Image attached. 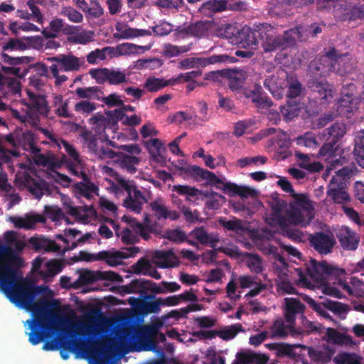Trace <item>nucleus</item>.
<instances>
[{
    "instance_id": "1",
    "label": "nucleus",
    "mask_w": 364,
    "mask_h": 364,
    "mask_svg": "<svg viewBox=\"0 0 364 364\" xmlns=\"http://www.w3.org/2000/svg\"><path fill=\"white\" fill-rule=\"evenodd\" d=\"M5 272L0 273V290L16 306L33 314L34 318L27 321L31 328L28 341L33 346L38 345L48 337L52 329L51 321L45 313L48 302L44 299L36 301L48 287L24 279L21 271L8 269Z\"/></svg>"
},
{
    "instance_id": "2",
    "label": "nucleus",
    "mask_w": 364,
    "mask_h": 364,
    "mask_svg": "<svg viewBox=\"0 0 364 364\" xmlns=\"http://www.w3.org/2000/svg\"><path fill=\"white\" fill-rule=\"evenodd\" d=\"M160 325L151 324L140 327L134 333L126 331L119 337L121 346L126 353L153 350L157 345Z\"/></svg>"
},
{
    "instance_id": "3",
    "label": "nucleus",
    "mask_w": 364,
    "mask_h": 364,
    "mask_svg": "<svg viewBox=\"0 0 364 364\" xmlns=\"http://www.w3.org/2000/svg\"><path fill=\"white\" fill-rule=\"evenodd\" d=\"M301 296L318 316L330 321L334 320L328 311L343 319L350 310V306L337 301L326 299L322 301H316L306 294H301Z\"/></svg>"
},
{
    "instance_id": "4",
    "label": "nucleus",
    "mask_w": 364,
    "mask_h": 364,
    "mask_svg": "<svg viewBox=\"0 0 364 364\" xmlns=\"http://www.w3.org/2000/svg\"><path fill=\"white\" fill-rule=\"evenodd\" d=\"M25 245V242L21 240H17L11 245L14 248L0 242V273L6 272L8 269L20 271L24 261L18 254L23 251Z\"/></svg>"
},
{
    "instance_id": "5",
    "label": "nucleus",
    "mask_w": 364,
    "mask_h": 364,
    "mask_svg": "<svg viewBox=\"0 0 364 364\" xmlns=\"http://www.w3.org/2000/svg\"><path fill=\"white\" fill-rule=\"evenodd\" d=\"M306 270L312 279L321 283L333 279V277L346 275L344 269L329 264L326 261L317 262L315 259H311L306 265Z\"/></svg>"
},
{
    "instance_id": "6",
    "label": "nucleus",
    "mask_w": 364,
    "mask_h": 364,
    "mask_svg": "<svg viewBox=\"0 0 364 364\" xmlns=\"http://www.w3.org/2000/svg\"><path fill=\"white\" fill-rule=\"evenodd\" d=\"M118 184L127 193L123 205L127 209L137 214L140 213L142 206L147 203V199L139 191L133 181H127L122 177L117 178Z\"/></svg>"
},
{
    "instance_id": "7",
    "label": "nucleus",
    "mask_w": 364,
    "mask_h": 364,
    "mask_svg": "<svg viewBox=\"0 0 364 364\" xmlns=\"http://www.w3.org/2000/svg\"><path fill=\"white\" fill-rule=\"evenodd\" d=\"M335 54L336 48H330L326 54L311 61L309 68L312 77H326L330 73L335 72Z\"/></svg>"
},
{
    "instance_id": "8",
    "label": "nucleus",
    "mask_w": 364,
    "mask_h": 364,
    "mask_svg": "<svg viewBox=\"0 0 364 364\" xmlns=\"http://www.w3.org/2000/svg\"><path fill=\"white\" fill-rule=\"evenodd\" d=\"M90 75L98 84L107 82L111 85H119L128 82L124 71L107 68L91 69Z\"/></svg>"
},
{
    "instance_id": "9",
    "label": "nucleus",
    "mask_w": 364,
    "mask_h": 364,
    "mask_svg": "<svg viewBox=\"0 0 364 364\" xmlns=\"http://www.w3.org/2000/svg\"><path fill=\"white\" fill-rule=\"evenodd\" d=\"M308 240L310 245L321 255L331 253L336 243V239L331 232L322 231L309 235Z\"/></svg>"
},
{
    "instance_id": "10",
    "label": "nucleus",
    "mask_w": 364,
    "mask_h": 364,
    "mask_svg": "<svg viewBox=\"0 0 364 364\" xmlns=\"http://www.w3.org/2000/svg\"><path fill=\"white\" fill-rule=\"evenodd\" d=\"M330 6L333 8L334 16L341 21H352L363 16V11L356 6H348L345 0H327Z\"/></svg>"
},
{
    "instance_id": "11",
    "label": "nucleus",
    "mask_w": 364,
    "mask_h": 364,
    "mask_svg": "<svg viewBox=\"0 0 364 364\" xmlns=\"http://www.w3.org/2000/svg\"><path fill=\"white\" fill-rule=\"evenodd\" d=\"M307 87L311 90L314 97L321 105L325 104L332 98V90L330 85L325 80H318L312 77L307 82Z\"/></svg>"
},
{
    "instance_id": "12",
    "label": "nucleus",
    "mask_w": 364,
    "mask_h": 364,
    "mask_svg": "<svg viewBox=\"0 0 364 364\" xmlns=\"http://www.w3.org/2000/svg\"><path fill=\"white\" fill-rule=\"evenodd\" d=\"M341 246L346 250L355 251L359 242V235L348 226H342L336 233Z\"/></svg>"
},
{
    "instance_id": "13",
    "label": "nucleus",
    "mask_w": 364,
    "mask_h": 364,
    "mask_svg": "<svg viewBox=\"0 0 364 364\" xmlns=\"http://www.w3.org/2000/svg\"><path fill=\"white\" fill-rule=\"evenodd\" d=\"M227 55H213L208 58H188L181 60L178 63V68L181 69L193 68L196 64L207 65L218 63L226 62L229 59Z\"/></svg>"
},
{
    "instance_id": "14",
    "label": "nucleus",
    "mask_w": 364,
    "mask_h": 364,
    "mask_svg": "<svg viewBox=\"0 0 364 364\" xmlns=\"http://www.w3.org/2000/svg\"><path fill=\"white\" fill-rule=\"evenodd\" d=\"M48 61L56 63L60 65V70L65 72L77 71L80 69V59L72 54H60L54 57L48 58Z\"/></svg>"
},
{
    "instance_id": "15",
    "label": "nucleus",
    "mask_w": 364,
    "mask_h": 364,
    "mask_svg": "<svg viewBox=\"0 0 364 364\" xmlns=\"http://www.w3.org/2000/svg\"><path fill=\"white\" fill-rule=\"evenodd\" d=\"M147 280L145 279H133L129 284L119 287V292L122 294H128L133 293H139L140 298L144 299H152L155 296L154 295H146Z\"/></svg>"
},
{
    "instance_id": "16",
    "label": "nucleus",
    "mask_w": 364,
    "mask_h": 364,
    "mask_svg": "<svg viewBox=\"0 0 364 364\" xmlns=\"http://www.w3.org/2000/svg\"><path fill=\"white\" fill-rule=\"evenodd\" d=\"M153 261L157 267L162 269L175 267L179 264L178 257L171 250L155 251Z\"/></svg>"
},
{
    "instance_id": "17",
    "label": "nucleus",
    "mask_w": 364,
    "mask_h": 364,
    "mask_svg": "<svg viewBox=\"0 0 364 364\" xmlns=\"http://www.w3.org/2000/svg\"><path fill=\"white\" fill-rule=\"evenodd\" d=\"M284 316L287 322L294 324L296 316L304 314L306 306L299 299L295 298H285Z\"/></svg>"
},
{
    "instance_id": "18",
    "label": "nucleus",
    "mask_w": 364,
    "mask_h": 364,
    "mask_svg": "<svg viewBox=\"0 0 364 364\" xmlns=\"http://www.w3.org/2000/svg\"><path fill=\"white\" fill-rule=\"evenodd\" d=\"M333 59L336 63H334L335 72L340 75L350 73L355 67V59L348 53L338 55V50L336 49Z\"/></svg>"
},
{
    "instance_id": "19",
    "label": "nucleus",
    "mask_w": 364,
    "mask_h": 364,
    "mask_svg": "<svg viewBox=\"0 0 364 364\" xmlns=\"http://www.w3.org/2000/svg\"><path fill=\"white\" fill-rule=\"evenodd\" d=\"M254 23L252 26L245 25L237 33L236 44L242 48H254L257 46V38L255 32Z\"/></svg>"
},
{
    "instance_id": "20",
    "label": "nucleus",
    "mask_w": 364,
    "mask_h": 364,
    "mask_svg": "<svg viewBox=\"0 0 364 364\" xmlns=\"http://www.w3.org/2000/svg\"><path fill=\"white\" fill-rule=\"evenodd\" d=\"M247 76L244 70L227 69L224 73V77L228 79L229 87L233 92L242 90Z\"/></svg>"
},
{
    "instance_id": "21",
    "label": "nucleus",
    "mask_w": 364,
    "mask_h": 364,
    "mask_svg": "<svg viewBox=\"0 0 364 364\" xmlns=\"http://www.w3.org/2000/svg\"><path fill=\"white\" fill-rule=\"evenodd\" d=\"M282 50L287 47L295 46L296 41H305V35L302 33L301 26H297L286 31L283 36H280Z\"/></svg>"
},
{
    "instance_id": "22",
    "label": "nucleus",
    "mask_w": 364,
    "mask_h": 364,
    "mask_svg": "<svg viewBox=\"0 0 364 364\" xmlns=\"http://www.w3.org/2000/svg\"><path fill=\"white\" fill-rule=\"evenodd\" d=\"M66 213L75 219L79 220L84 223L88 221L89 217L95 213V210L92 206L85 205L84 206H73L68 204L65 207Z\"/></svg>"
},
{
    "instance_id": "23",
    "label": "nucleus",
    "mask_w": 364,
    "mask_h": 364,
    "mask_svg": "<svg viewBox=\"0 0 364 364\" xmlns=\"http://www.w3.org/2000/svg\"><path fill=\"white\" fill-rule=\"evenodd\" d=\"M225 189L229 190L230 196H238L243 198H255L257 196V191L248 186H239L235 183L228 182L225 186Z\"/></svg>"
},
{
    "instance_id": "24",
    "label": "nucleus",
    "mask_w": 364,
    "mask_h": 364,
    "mask_svg": "<svg viewBox=\"0 0 364 364\" xmlns=\"http://www.w3.org/2000/svg\"><path fill=\"white\" fill-rule=\"evenodd\" d=\"M227 1L228 0H209L204 2L198 10L203 16L210 17L215 13L225 10Z\"/></svg>"
},
{
    "instance_id": "25",
    "label": "nucleus",
    "mask_w": 364,
    "mask_h": 364,
    "mask_svg": "<svg viewBox=\"0 0 364 364\" xmlns=\"http://www.w3.org/2000/svg\"><path fill=\"white\" fill-rule=\"evenodd\" d=\"M149 154L153 159L157 162H164L166 158L163 154L165 151V147L163 143L159 139H151L145 142Z\"/></svg>"
},
{
    "instance_id": "26",
    "label": "nucleus",
    "mask_w": 364,
    "mask_h": 364,
    "mask_svg": "<svg viewBox=\"0 0 364 364\" xmlns=\"http://www.w3.org/2000/svg\"><path fill=\"white\" fill-rule=\"evenodd\" d=\"M18 147H22L23 150L33 154H36L41 151V149L35 144V136L32 132L27 131L21 134L18 133Z\"/></svg>"
},
{
    "instance_id": "27",
    "label": "nucleus",
    "mask_w": 364,
    "mask_h": 364,
    "mask_svg": "<svg viewBox=\"0 0 364 364\" xmlns=\"http://www.w3.org/2000/svg\"><path fill=\"white\" fill-rule=\"evenodd\" d=\"M140 162L139 158L136 156L120 153L117 156L116 163L123 169L131 173L136 171V166Z\"/></svg>"
},
{
    "instance_id": "28",
    "label": "nucleus",
    "mask_w": 364,
    "mask_h": 364,
    "mask_svg": "<svg viewBox=\"0 0 364 364\" xmlns=\"http://www.w3.org/2000/svg\"><path fill=\"white\" fill-rule=\"evenodd\" d=\"M174 82L171 78L166 80L150 76L146 79L144 88L148 92H156L166 87L174 85Z\"/></svg>"
},
{
    "instance_id": "29",
    "label": "nucleus",
    "mask_w": 364,
    "mask_h": 364,
    "mask_svg": "<svg viewBox=\"0 0 364 364\" xmlns=\"http://www.w3.org/2000/svg\"><path fill=\"white\" fill-rule=\"evenodd\" d=\"M25 186L28 191L37 199L41 198L43 195V191L46 189L47 184L44 180H36L27 176L25 178Z\"/></svg>"
},
{
    "instance_id": "30",
    "label": "nucleus",
    "mask_w": 364,
    "mask_h": 364,
    "mask_svg": "<svg viewBox=\"0 0 364 364\" xmlns=\"http://www.w3.org/2000/svg\"><path fill=\"white\" fill-rule=\"evenodd\" d=\"M310 215L311 216L308 220H305L299 209L291 208V210L288 211L285 216V225L292 226L301 225V227H306L309 224V222L313 218L312 215Z\"/></svg>"
},
{
    "instance_id": "31",
    "label": "nucleus",
    "mask_w": 364,
    "mask_h": 364,
    "mask_svg": "<svg viewBox=\"0 0 364 364\" xmlns=\"http://www.w3.org/2000/svg\"><path fill=\"white\" fill-rule=\"evenodd\" d=\"M293 326L294 324H285L282 320L275 321L272 328V337L284 338L287 336L289 332L291 336L299 334V332L294 329Z\"/></svg>"
},
{
    "instance_id": "32",
    "label": "nucleus",
    "mask_w": 364,
    "mask_h": 364,
    "mask_svg": "<svg viewBox=\"0 0 364 364\" xmlns=\"http://www.w3.org/2000/svg\"><path fill=\"white\" fill-rule=\"evenodd\" d=\"M346 133V126L344 123L335 122L330 127L325 129L323 135L329 140L338 144Z\"/></svg>"
},
{
    "instance_id": "33",
    "label": "nucleus",
    "mask_w": 364,
    "mask_h": 364,
    "mask_svg": "<svg viewBox=\"0 0 364 364\" xmlns=\"http://www.w3.org/2000/svg\"><path fill=\"white\" fill-rule=\"evenodd\" d=\"M200 244L214 247L219 240L213 234H208L203 226L196 228L191 232Z\"/></svg>"
},
{
    "instance_id": "34",
    "label": "nucleus",
    "mask_w": 364,
    "mask_h": 364,
    "mask_svg": "<svg viewBox=\"0 0 364 364\" xmlns=\"http://www.w3.org/2000/svg\"><path fill=\"white\" fill-rule=\"evenodd\" d=\"M27 94L29 97L28 107L36 110L41 114L47 115L49 112V108L45 97L30 91H27Z\"/></svg>"
},
{
    "instance_id": "35",
    "label": "nucleus",
    "mask_w": 364,
    "mask_h": 364,
    "mask_svg": "<svg viewBox=\"0 0 364 364\" xmlns=\"http://www.w3.org/2000/svg\"><path fill=\"white\" fill-rule=\"evenodd\" d=\"M236 358L242 364H267L269 358L265 355L259 354L255 352H240Z\"/></svg>"
},
{
    "instance_id": "36",
    "label": "nucleus",
    "mask_w": 364,
    "mask_h": 364,
    "mask_svg": "<svg viewBox=\"0 0 364 364\" xmlns=\"http://www.w3.org/2000/svg\"><path fill=\"white\" fill-rule=\"evenodd\" d=\"M123 258H127V256L120 252L103 250L96 254L95 260H105L108 265L116 267L122 263L120 259Z\"/></svg>"
},
{
    "instance_id": "37",
    "label": "nucleus",
    "mask_w": 364,
    "mask_h": 364,
    "mask_svg": "<svg viewBox=\"0 0 364 364\" xmlns=\"http://www.w3.org/2000/svg\"><path fill=\"white\" fill-rule=\"evenodd\" d=\"M281 233L283 236L290 239L296 242H303L306 240L305 234L295 226L280 225L279 226Z\"/></svg>"
},
{
    "instance_id": "38",
    "label": "nucleus",
    "mask_w": 364,
    "mask_h": 364,
    "mask_svg": "<svg viewBox=\"0 0 364 364\" xmlns=\"http://www.w3.org/2000/svg\"><path fill=\"white\" fill-rule=\"evenodd\" d=\"M287 80L288 90L287 92V100H296L299 97L303 90V87L300 81L293 75H286Z\"/></svg>"
},
{
    "instance_id": "39",
    "label": "nucleus",
    "mask_w": 364,
    "mask_h": 364,
    "mask_svg": "<svg viewBox=\"0 0 364 364\" xmlns=\"http://www.w3.org/2000/svg\"><path fill=\"white\" fill-rule=\"evenodd\" d=\"M69 100H63L61 95L55 96L53 107H55V113L58 117L72 118L73 114L68 109Z\"/></svg>"
},
{
    "instance_id": "40",
    "label": "nucleus",
    "mask_w": 364,
    "mask_h": 364,
    "mask_svg": "<svg viewBox=\"0 0 364 364\" xmlns=\"http://www.w3.org/2000/svg\"><path fill=\"white\" fill-rule=\"evenodd\" d=\"M264 86L273 96L279 97L283 91V82L278 75L273 74L264 81Z\"/></svg>"
},
{
    "instance_id": "41",
    "label": "nucleus",
    "mask_w": 364,
    "mask_h": 364,
    "mask_svg": "<svg viewBox=\"0 0 364 364\" xmlns=\"http://www.w3.org/2000/svg\"><path fill=\"white\" fill-rule=\"evenodd\" d=\"M326 336L328 340L333 344L337 345H350L353 343V338L345 333H340L333 328H327Z\"/></svg>"
},
{
    "instance_id": "42",
    "label": "nucleus",
    "mask_w": 364,
    "mask_h": 364,
    "mask_svg": "<svg viewBox=\"0 0 364 364\" xmlns=\"http://www.w3.org/2000/svg\"><path fill=\"white\" fill-rule=\"evenodd\" d=\"M353 153L358 164L364 168V129L355 137Z\"/></svg>"
},
{
    "instance_id": "43",
    "label": "nucleus",
    "mask_w": 364,
    "mask_h": 364,
    "mask_svg": "<svg viewBox=\"0 0 364 364\" xmlns=\"http://www.w3.org/2000/svg\"><path fill=\"white\" fill-rule=\"evenodd\" d=\"M338 104V110L343 114L353 113L358 109V100L353 97V95L347 94L342 96Z\"/></svg>"
},
{
    "instance_id": "44",
    "label": "nucleus",
    "mask_w": 364,
    "mask_h": 364,
    "mask_svg": "<svg viewBox=\"0 0 364 364\" xmlns=\"http://www.w3.org/2000/svg\"><path fill=\"white\" fill-rule=\"evenodd\" d=\"M64 21L61 18H54L49 23V26L42 30L41 33L46 38H55L63 31Z\"/></svg>"
},
{
    "instance_id": "45",
    "label": "nucleus",
    "mask_w": 364,
    "mask_h": 364,
    "mask_svg": "<svg viewBox=\"0 0 364 364\" xmlns=\"http://www.w3.org/2000/svg\"><path fill=\"white\" fill-rule=\"evenodd\" d=\"M308 354L312 360L321 364L328 363L333 354V351L329 348L324 350H315L308 348Z\"/></svg>"
},
{
    "instance_id": "46",
    "label": "nucleus",
    "mask_w": 364,
    "mask_h": 364,
    "mask_svg": "<svg viewBox=\"0 0 364 364\" xmlns=\"http://www.w3.org/2000/svg\"><path fill=\"white\" fill-rule=\"evenodd\" d=\"M300 111V103L296 100H287V104L281 107L280 112L287 121L297 117Z\"/></svg>"
},
{
    "instance_id": "47",
    "label": "nucleus",
    "mask_w": 364,
    "mask_h": 364,
    "mask_svg": "<svg viewBox=\"0 0 364 364\" xmlns=\"http://www.w3.org/2000/svg\"><path fill=\"white\" fill-rule=\"evenodd\" d=\"M363 358L355 353L341 352L334 357L333 362L336 364H362Z\"/></svg>"
},
{
    "instance_id": "48",
    "label": "nucleus",
    "mask_w": 364,
    "mask_h": 364,
    "mask_svg": "<svg viewBox=\"0 0 364 364\" xmlns=\"http://www.w3.org/2000/svg\"><path fill=\"white\" fill-rule=\"evenodd\" d=\"M244 331L241 323H235L229 326L215 331L216 336L224 341H229L234 338L239 332Z\"/></svg>"
},
{
    "instance_id": "49",
    "label": "nucleus",
    "mask_w": 364,
    "mask_h": 364,
    "mask_svg": "<svg viewBox=\"0 0 364 364\" xmlns=\"http://www.w3.org/2000/svg\"><path fill=\"white\" fill-rule=\"evenodd\" d=\"M76 95L82 99L100 100V95H104L103 92L97 86L88 87H77L75 90Z\"/></svg>"
},
{
    "instance_id": "50",
    "label": "nucleus",
    "mask_w": 364,
    "mask_h": 364,
    "mask_svg": "<svg viewBox=\"0 0 364 364\" xmlns=\"http://www.w3.org/2000/svg\"><path fill=\"white\" fill-rule=\"evenodd\" d=\"M275 28L271 35H268L264 41H262V46L265 53L273 52L278 49H282V41L280 36L275 35Z\"/></svg>"
},
{
    "instance_id": "51",
    "label": "nucleus",
    "mask_w": 364,
    "mask_h": 364,
    "mask_svg": "<svg viewBox=\"0 0 364 364\" xmlns=\"http://www.w3.org/2000/svg\"><path fill=\"white\" fill-rule=\"evenodd\" d=\"M122 220L127 223H128L130 227H132L136 234L141 235V237L145 240H148L150 237L149 235V230L147 227L143 226V224L139 222L136 218H133L128 215H124L122 217Z\"/></svg>"
},
{
    "instance_id": "52",
    "label": "nucleus",
    "mask_w": 364,
    "mask_h": 364,
    "mask_svg": "<svg viewBox=\"0 0 364 364\" xmlns=\"http://www.w3.org/2000/svg\"><path fill=\"white\" fill-rule=\"evenodd\" d=\"M271 209L272 213L269 217V220L272 221L270 223L278 226L284 225L285 223V216L282 215L283 205L278 201L273 202L271 204Z\"/></svg>"
},
{
    "instance_id": "53",
    "label": "nucleus",
    "mask_w": 364,
    "mask_h": 364,
    "mask_svg": "<svg viewBox=\"0 0 364 364\" xmlns=\"http://www.w3.org/2000/svg\"><path fill=\"white\" fill-rule=\"evenodd\" d=\"M149 207L158 220L167 219V207L162 198H157L149 203Z\"/></svg>"
},
{
    "instance_id": "54",
    "label": "nucleus",
    "mask_w": 364,
    "mask_h": 364,
    "mask_svg": "<svg viewBox=\"0 0 364 364\" xmlns=\"http://www.w3.org/2000/svg\"><path fill=\"white\" fill-rule=\"evenodd\" d=\"M207 31V24L203 21H197L194 23H191L182 30V31L185 32L186 34L196 37L205 36Z\"/></svg>"
},
{
    "instance_id": "55",
    "label": "nucleus",
    "mask_w": 364,
    "mask_h": 364,
    "mask_svg": "<svg viewBox=\"0 0 364 364\" xmlns=\"http://www.w3.org/2000/svg\"><path fill=\"white\" fill-rule=\"evenodd\" d=\"M109 348L108 346L100 341H95L93 342L89 349V353L90 355L95 358H96V361L97 364H106L100 359V356L104 355L107 350Z\"/></svg>"
},
{
    "instance_id": "56",
    "label": "nucleus",
    "mask_w": 364,
    "mask_h": 364,
    "mask_svg": "<svg viewBox=\"0 0 364 364\" xmlns=\"http://www.w3.org/2000/svg\"><path fill=\"white\" fill-rule=\"evenodd\" d=\"M254 28H255V32L256 38H257V44L259 42H261V44L262 43V41L266 39L267 37H268V35H271L272 33L274 31V27L267 23H254Z\"/></svg>"
},
{
    "instance_id": "57",
    "label": "nucleus",
    "mask_w": 364,
    "mask_h": 364,
    "mask_svg": "<svg viewBox=\"0 0 364 364\" xmlns=\"http://www.w3.org/2000/svg\"><path fill=\"white\" fill-rule=\"evenodd\" d=\"M191 48V45L178 46L170 43H166L164 45L163 53L165 56L173 58L188 52Z\"/></svg>"
},
{
    "instance_id": "58",
    "label": "nucleus",
    "mask_w": 364,
    "mask_h": 364,
    "mask_svg": "<svg viewBox=\"0 0 364 364\" xmlns=\"http://www.w3.org/2000/svg\"><path fill=\"white\" fill-rule=\"evenodd\" d=\"M291 197L297 206L305 210L309 215H312L314 207L307 194L294 193Z\"/></svg>"
},
{
    "instance_id": "59",
    "label": "nucleus",
    "mask_w": 364,
    "mask_h": 364,
    "mask_svg": "<svg viewBox=\"0 0 364 364\" xmlns=\"http://www.w3.org/2000/svg\"><path fill=\"white\" fill-rule=\"evenodd\" d=\"M239 29L234 25L230 23L223 24L218 29V36L227 39H232L236 43V38Z\"/></svg>"
},
{
    "instance_id": "60",
    "label": "nucleus",
    "mask_w": 364,
    "mask_h": 364,
    "mask_svg": "<svg viewBox=\"0 0 364 364\" xmlns=\"http://www.w3.org/2000/svg\"><path fill=\"white\" fill-rule=\"evenodd\" d=\"M34 161L36 164L44 167L55 166L57 164L55 155L50 151H48L46 154H40V152L34 154Z\"/></svg>"
},
{
    "instance_id": "61",
    "label": "nucleus",
    "mask_w": 364,
    "mask_h": 364,
    "mask_svg": "<svg viewBox=\"0 0 364 364\" xmlns=\"http://www.w3.org/2000/svg\"><path fill=\"white\" fill-rule=\"evenodd\" d=\"M80 136L84 140V143L89 151L95 154L99 147L97 145V137L88 129H83Z\"/></svg>"
},
{
    "instance_id": "62",
    "label": "nucleus",
    "mask_w": 364,
    "mask_h": 364,
    "mask_svg": "<svg viewBox=\"0 0 364 364\" xmlns=\"http://www.w3.org/2000/svg\"><path fill=\"white\" fill-rule=\"evenodd\" d=\"M296 142L297 145L311 149H316L318 146L315 134L311 132H307L303 135L296 137Z\"/></svg>"
},
{
    "instance_id": "63",
    "label": "nucleus",
    "mask_w": 364,
    "mask_h": 364,
    "mask_svg": "<svg viewBox=\"0 0 364 364\" xmlns=\"http://www.w3.org/2000/svg\"><path fill=\"white\" fill-rule=\"evenodd\" d=\"M247 265L250 271L255 274H259L263 271L262 259L257 255L247 254Z\"/></svg>"
},
{
    "instance_id": "64",
    "label": "nucleus",
    "mask_w": 364,
    "mask_h": 364,
    "mask_svg": "<svg viewBox=\"0 0 364 364\" xmlns=\"http://www.w3.org/2000/svg\"><path fill=\"white\" fill-rule=\"evenodd\" d=\"M82 11L90 17L97 18L104 14L103 8L97 0H91L87 6L82 8Z\"/></svg>"
}]
</instances>
